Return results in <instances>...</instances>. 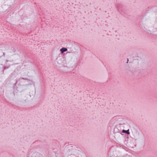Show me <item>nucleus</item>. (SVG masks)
<instances>
[{"mask_svg":"<svg viewBox=\"0 0 157 157\" xmlns=\"http://www.w3.org/2000/svg\"><path fill=\"white\" fill-rule=\"evenodd\" d=\"M128 61H127V63H128Z\"/></svg>","mask_w":157,"mask_h":157,"instance_id":"7ed1b4c3","label":"nucleus"},{"mask_svg":"<svg viewBox=\"0 0 157 157\" xmlns=\"http://www.w3.org/2000/svg\"><path fill=\"white\" fill-rule=\"evenodd\" d=\"M122 132L124 133H126L128 134H129L130 133L129 132V130H128L127 131H125L124 130H122Z\"/></svg>","mask_w":157,"mask_h":157,"instance_id":"f03ea898","label":"nucleus"},{"mask_svg":"<svg viewBox=\"0 0 157 157\" xmlns=\"http://www.w3.org/2000/svg\"><path fill=\"white\" fill-rule=\"evenodd\" d=\"M67 49L66 48H62L60 49V51L62 53H63L64 52L67 51Z\"/></svg>","mask_w":157,"mask_h":157,"instance_id":"f257e3e1","label":"nucleus"}]
</instances>
